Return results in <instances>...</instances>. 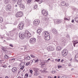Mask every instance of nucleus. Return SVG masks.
<instances>
[{"label":"nucleus","instance_id":"1","mask_svg":"<svg viewBox=\"0 0 78 78\" xmlns=\"http://www.w3.org/2000/svg\"><path fill=\"white\" fill-rule=\"evenodd\" d=\"M22 16H23V13L20 12H17L16 14V17H22Z\"/></svg>","mask_w":78,"mask_h":78},{"label":"nucleus","instance_id":"2","mask_svg":"<svg viewBox=\"0 0 78 78\" xmlns=\"http://www.w3.org/2000/svg\"><path fill=\"white\" fill-rule=\"evenodd\" d=\"M24 24L23 23H20L19 24L18 26V28H19L20 30H22L23 29V27Z\"/></svg>","mask_w":78,"mask_h":78},{"label":"nucleus","instance_id":"3","mask_svg":"<svg viewBox=\"0 0 78 78\" xmlns=\"http://www.w3.org/2000/svg\"><path fill=\"white\" fill-rule=\"evenodd\" d=\"M19 37L21 39H23L25 38V36L24 35V34H19Z\"/></svg>","mask_w":78,"mask_h":78},{"label":"nucleus","instance_id":"4","mask_svg":"<svg viewBox=\"0 0 78 78\" xmlns=\"http://www.w3.org/2000/svg\"><path fill=\"white\" fill-rule=\"evenodd\" d=\"M36 38H33L30 39V43L33 44V43H35V42H36Z\"/></svg>","mask_w":78,"mask_h":78},{"label":"nucleus","instance_id":"5","mask_svg":"<svg viewBox=\"0 0 78 78\" xmlns=\"http://www.w3.org/2000/svg\"><path fill=\"white\" fill-rule=\"evenodd\" d=\"M47 49L49 51H53L54 50V48L52 46H48Z\"/></svg>","mask_w":78,"mask_h":78},{"label":"nucleus","instance_id":"6","mask_svg":"<svg viewBox=\"0 0 78 78\" xmlns=\"http://www.w3.org/2000/svg\"><path fill=\"white\" fill-rule=\"evenodd\" d=\"M34 23L35 25H38L39 24V23H40V21H39V20H37V21L35 20Z\"/></svg>","mask_w":78,"mask_h":78},{"label":"nucleus","instance_id":"7","mask_svg":"<svg viewBox=\"0 0 78 78\" xmlns=\"http://www.w3.org/2000/svg\"><path fill=\"white\" fill-rule=\"evenodd\" d=\"M62 54L63 56H66L67 55L65 50H63V51H62Z\"/></svg>","mask_w":78,"mask_h":78},{"label":"nucleus","instance_id":"8","mask_svg":"<svg viewBox=\"0 0 78 78\" xmlns=\"http://www.w3.org/2000/svg\"><path fill=\"white\" fill-rule=\"evenodd\" d=\"M45 39L46 41H49L50 39V35H47L45 37Z\"/></svg>","mask_w":78,"mask_h":78},{"label":"nucleus","instance_id":"9","mask_svg":"<svg viewBox=\"0 0 78 78\" xmlns=\"http://www.w3.org/2000/svg\"><path fill=\"white\" fill-rule=\"evenodd\" d=\"M52 33H53L55 34H58V31L55 29H52Z\"/></svg>","mask_w":78,"mask_h":78},{"label":"nucleus","instance_id":"10","mask_svg":"<svg viewBox=\"0 0 78 78\" xmlns=\"http://www.w3.org/2000/svg\"><path fill=\"white\" fill-rule=\"evenodd\" d=\"M55 21H56V23H57V24H59L60 23H61V22H62V20H55Z\"/></svg>","mask_w":78,"mask_h":78},{"label":"nucleus","instance_id":"11","mask_svg":"<svg viewBox=\"0 0 78 78\" xmlns=\"http://www.w3.org/2000/svg\"><path fill=\"white\" fill-rule=\"evenodd\" d=\"M44 36L45 37L46 36H50V34L48 33V31H45L44 32Z\"/></svg>","mask_w":78,"mask_h":78},{"label":"nucleus","instance_id":"12","mask_svg":"<svg viewBox=\"0 0 78 78\" xmlns=\"http://www.w3.org/2000/svg\"><path fill=\"white\" fill-rule=\"evenodd\" d=\"M12 72H17V68H16V67L13 68L12 69Z\"/></svg>","mask_w":78,"mask_h":78},{"label":"nucleus","instance_id":"13","mask_svg":"<svg viewBox=\"0 0 78 78\" xmlns=\"http://www.w3.org/2000/svg\"><path fill=\"white\" fill-rule=\"evenodd\" d=\"M6 8L8 9H9L11 8V6L10 4H8L6 6Z\"/></svg>","mask_w":78,"mask_h":78},{"label":"nucleus","instance_id":"14","mask_svg":"<svg viewBox=\"0 0 78 78\" xmlns=\"http://www.w3.org/2000/svg\"><path fill=\"white\" fill-rule=\"evenodd\" d=\"M17 3L18 5H21L22 3V0H18V2H17Z\"/></svg>","mask_w":78,"mask_h":78},{"label":"nucleus","instance_id":"15","mask_svg":"<svg viewBox=\"0 0 78 78\" xmlns=\"http://www.w3.org/2000/svg\"><path fill=\"white\" fill-rule=\"evenodd\" d=\"M10 0H4V3H5V4L8 3Z\"/></svg>","mask_w":78,"mask_h":78},{"label":"nucleus","instance_id":"16","mask_svg":"<svg viewBox=\"0 0 78 78\" xmlns=\"http://www.w3.org/2000/svg\"><path fill=\"white\" fill-rule=\"evenodd\" d=\"M41 31H42V30H41V29H39L37 30V33L38 34H40V33H41Z\"/></svg>","mask_w":78,"mask_h":78},{"label":"nucleus","instance_id":"17","mask_svg":"<svg viewBox=\"0 0 78 78\" xmlns=\"http://www.w3.org/2000/svg\"><path fill=\"white\" fill-rule=\"evenodd\" d=\"M40 64L41 65V67H44V65H45V64L44 63V62H41Z\"/></svg>","mask_w":78,"mask_h":78},{"label":"nucleus","instance_id":"18","mask_svg":"<svg viewBox=\"0 0 78 78\" xmlns=\"http://www.w3.org/2000/svg\"><path fill=\"white\" fill-rule=\"evenodd\" d=\"M61 5H62V6H65V5H66V4L65 2H63L61 3Z\"/></svg>","mask_w":78,"mask_h":78},{"label":"nucleus","instance_id":"19","mask_svg":"<svg viewBox=\"0 0 78 78\" xmlns=\"http://www.w3.org/2000/svg\"><path fill=\"white\" fill-rule=\"evenodd\" d=\"M20 7L21 8H25V6H24V5L23 4H21L20 5Z\"/></svg>","mask_w":78,"mask_h":78},{"label":"nucleus","instance_id":"20","mask_svg":"<svg viewBox=\"0 0 78 78\" xmlns=\"http://www.w3.org/2000/svg\"><path fill=\"white\" fill-rule=\"evenodd\" d=\"M43 15L44 16H47V14H48V13L47 12V11H46V12H44L43 14Z\"/></svg>","mask_w":78,"mask_h":78},{"label":"nucleus","instance_id":"21","mask_svg":"<svg viewBox=\"0 0 78 78\" xmlns=\"http://www.w3.org/2000/svg\"><path fill=\"white\" fill-rule=\"evenodd\" d=\"M61 49V48L59 46H58L57 47V50H60Z\"/></svg>","mask_w":78,"mask_h":78},{"label":"nucleus","instance_id":"22","mask_svg":"<svg viewBox=\"0 0 78 78\" xmlns=\"http://www.w3.org/2000/svg\"><path fill=\"white\" fill-rule=\"evenodd\" d=\"M21 63L20 64V65H21V66H23L25 65V63L24 62H22V61H21Z\"/></svg>","mask_w":78,"mask_h":78},{"label":"nucleus","instance_id":"23","mask_svg":"<svg viewBox=\"0 0 78 78\" xmlns=\"http://www.w3.org/2000/svg\"><path fill=\"white\" fill-rule=\"evenodd\" d=\"M1 48L2 49V50L4 51H6V49L5 48L3 47H2Z\"/></svg>","mask_w":78,"mask_h":78},{"label":"nucleus","instance_id":"24","mask_svg":"<svg viewBox=\"0 0 78 78\" xmlns=\"http://www.w3.org/2000/svg\"><path fill=\"white\" fill-rule=\"evenodd\" d=\"M75 60L76 61H78V55L77 57L76 56L75 57Z\"/></svg>","mask_w":78,"mask_h":78},{"label":"nucleus","instance_id":"25","mask_svg":"<svg viewBox=\"0 0 78 78\" xmlns=\"http://www.w3.org/2000/svg\"><path fill=\"white\" fill-rule=\"evenodd\" d=\"M66 37L67 39H70V35H69V34H67L66 36Z\"/></svg>","mask_w":78,"mask_h":78},{"label":"nucleus","instance_id":"26","mask_svg":"<svg viewBox=\"0 0 78 78\" xmlns=\"http://www.w3.org/2000/svg\"><path fill=\"white\" fill-rule=\"evenodd\" d=\"M30 37H31V34L29 33L28 34L27 37H28V38H30Z\"/></svg>","mask_w":78,"mask_h":78},{"label":"nucleus","instance_id":"27","mask_svg":"<svg viewBox=\"0 0 78 78\" xmlns=\"http://www.w3.org/2000/svg\"><path fill=\"white\" fill-rule=\"evenodd\" d=\"M62 44L63 45H66V42L65 41H62Z\"/></svg>","mask_w":78,"mask_h":78},{"label":"nucleus","instance_id":"28","mask_svg":"<svg viewBox=\"0 0 78 78\" xmlns=\"http://www.w3.org/2000/svg\"><path fill=\"white\" fill-rule=\"evenodd\" d=\"M28 34H28V33L24 34V35H25V37H27L28 36Z\"/></svg>","mask_w":78,"mask_h":78},{"label":"nucleus","instance_id":"29","mask_svg":"<svg viewBox=\"0 0 78 78\" xmlns=\"http://www.w3.org/2000/svg\"><path fill=\"white\" fill-rule=\"evenodd\" d=\"M76 44H78V42H74L73 43V45H74V47H75V45H76Z\"/></svg>","mask_w":78,"mask_h":78},{"label":"nucleus","instance_id":"30","mask_svg":"<svg viewBox=\"0 0 78 78\" xmlns=\"http://www.w3.org/2000/svg\"><path fill=\"white\" fill-rule=\"evenodd\" d=\"M75 20L76 22H77L78 23V18H75Z\"/></svg>","mask_w":78,"mask_h":78},{"label":"nucleus","instance_id":"31","mask_svg":"<svg viewBox=\"0 0 78 78\" xmlns=\"http://www.w3.org/2000/svg\"><path fill=\"white\" fill-rule=\"evenodd\" d=\"M26 58L27 59V60H30V57L27 56Z\"/></svg>","mask_w":78,"mask_h":78},{"label":"nucleus","instance_id":"32","mask_svg":"<svg viewBox=\"0 0 78 78\" xmlns=\"http://www.w3.org/2000/svg\"><path fill=\"white\" fill-rule=\"evenodd\" d=\"M5 59H7V58H8V55H5Z\"/></svg>","mask_w":78,"mask_h":78},{"label":"nucleus","instance_id":"33","mask_svg":"<svg viewBox=\"0 0 78 78\" xmlns=\"http://www.w3.org/2000/svg\"><path fill=\"white\" fill-rule=\"evenodd\" d=\"M46 11H45V10H44V9L42 11V14H43L45 12H46Z\"/></svg>","mask_w":78,"mask_h":78},{"label":"nucleus","instance_id":"34","mask_svg":"<svg viewBox=\"0 0 78 78\" xmlns=\"http://www.w3.org/2000/svg\"><path fill=\"white\" fill-rule=\"evenodd\" d=\"M3 22V18H0V22Z\"/></svg>","mask_w":78,"mask_h":78},{"label":"nucleus","instance_id":"35","mask_svg":"<svg viewBox=\"0 0 78 78\" xmlns=\"http://www.w3.org/2000/svg\"><path fill=\"white\" fill-rule=\"evenodd\" d=\"M34 70H39V69L37 68H34Z\"/></svg>","mask_w":78,"mask_h":78},{"label":"nucleus","instance_id":"36","mask_svg":"<svg viewBox=\"0 0 78 78\" xmlns=\"http://www.w3.org/2000/svg\"><path fill=\"white\" fill-rule=\"evenodd\" d=\"M35 73L37 74V75H39V73L38 71H36L35 72Z\"/></svg>","mask_w":78,"mask_h":78},{"label":"nucleus","instance_id":"37","mask_svg":"<svg viewBox=\"0 0 78 78\" xmlns=\"http://www.w3.org/2000/svg\"><path fill=\"white\" fill-rule=\"evenodd\" d=\"M27 2L28 3H30L31 2V0H27Z\"/></svg>","mask_w":78,"mask_h":78},{"label":"nucleus","instance_id":"38","mask_svg":"<svg viewBox=\"0 0 78 78\" xmlns=\"http://www.w3.org/2000/svg\"><path fill=\"white\" fill-rule=\"evenodd\" d=\"M61 60V59H56L55 61H57V62H59V61Z\"/></svg>","mask_w":78,"mask_h":78},{"label":"nucleus","instance_id":"39","mask_svg":"<svg viewBox=\"0 0 78 78\" xmlns=\"http://www.w3.org/2000/svg\"><path fill=\"white\" fill-rule=\"evenodd\" d=\"M30 56L32 58H35V56H34L33 55H31Z\"/></svg>","mask_w":78,"mask_h":78},{"label":"nucleus","instance_id":"40","mask_svg":"<svg viewBox=\"0 0 78 78\" xmlns=\"http://www.w3.org/2000/svg\"><path fill=\"white\" fill-rule=\"evenodd\" d=\"M30 62H27L26 63V66H28V65H29V64H30Z\"/></svg>","mask_w":78,"mask_h":78},{"label":"nucleus","instance_id":"41","mask_svg":"<svg viewBox=\"0 0 78 78\" xmlns=\"http://www.w3.org/2000/svg\"><path fill=\"white\" fill-rule=\"evenodd\" d=\"M39 62V59H37L35 61V62Z\"/></svg>","mask_w":78,"mask_h":78},{"label":"nucleus","instance_id":"42","mask_svg":"<svg viewBox=\"0 0 78 78\" xmlns=\"http://www.w3.org/2000/svg\"><path fill=\"white\" fill-rule=\"evenodd\" d=\"M9 46H10V47H13V45H12V44H9Z\"/></svg>","mask_w":78,"mask_h":78},{"label":"nucleus","instance_id":"43","mask_svg":"<svg viewBox=\"0 0 78 78\" xmlns=\"http://www.w3.org/2000/svg\"><path fill=\"white\" fill-rule=\"evenodd\" d=\"M34 9H36V8H37V5H35L34 6Z\"/></svg>","mask_w":78,"mask_h":78},{"label":"nucleus","instance_id":"44","mask_svg":"<svg viewBox=\"0 0 78 78\" xmlns=\"http://www.w3.org/2000/svg\"><path fill=\"white\" fill-rule=\"evenodd\" d=\"M64 20H69V19L66 18H64Z\"/></svg>","mask_w":78,"mask_h":78},{"label":"nucleus","instance_id":"45","mask_svg":"<svg viewBox=\"0 0 78 78\" xmlns=\"http://www.w3.org/2000/svg\"><path fill=\"white\" fill-rule=\"evenodd\" d=\"M52 73H53V74L55 73L56 72V71H55V70L52 71Z\"/></svg>","mask_w":78,"mask_h":78},{"label":"nucleus","instance_id":"46","mask_svg":"<svg viewBox=\"0 0 78 78\" xmlns=\"http://www.w3.org/2000/svg\"><path fill=\"white\" fill-rule=\"evenodd\" d=\"M25 76H26L27 77V76H28V74H26L25 75Z\"/></svg>","mask_w":78,"mask_h":78},{"label":"nucleus","instance_id":"47","mask_svg":"<svg viewBox=\"0 0 78 78\" xmlns=\"http://www.w3.org/2000/svg\"><path fill=\"white\" fill-rule=\"evenodd\" d=\"M62 78H66V76H63L62 77Z\"/></svg>","mask_w":78,"mask_h":78},{"label":"nucleus","instance_id":"48","mask_svg":"<svg viewBox=\"0 0 78 78\" xmlns=\"http://www.w3.org/2000/svg\"><path fill=\"white\" fill-rule=\"evenodd\" d=\"M13 2H14V3H16L17 0H12Z\"/></svg>","mask_w":78,"mask_h":78},{"label":"nucleus","instance_id":"49","mask_svg":"<svg viewBox=\"0 0 78 78\" xmlns=\"http://www.w3.org/2000/svg\"><path fill=\"white\" fill-rule=\"evenodd\" d=\"M10 61H12V60H14V61L15 60V58H12V59H10Z\"/></svg>","mask_w":78,"mask_h":78},{"label":"nucleus","instance_id":"50","mask_svg":"<svg viewBox=\"0 0 78 78\" xmlns=\"http://www.w3.org/2000/svg\"><path fill=\"white\" fill-rule=\"evenodd\" d=\"M30 73H31V74L33 73V70H30Z\"/></svg>","mask_w":78,"mask_h":78},{"label":"nucleus","instance_id":"51","mask_svg":"<svg viewBox=\"0 0 78 78\" xmlns=\"http://www.w3.org/2000/svg\"><path fill=\"white\" fill-rule=\"evenodd\" d=\"M58 68H61V67H62V66H58Z\"/></svg>","mask_w":78,"mask_h":78},{"label":"nucleus","instance_id":"52","mask_svg":"<svg viewBox=\"0 0 78 78\" xmlns=\"http://www.w3.org/2000/svg\"><path fill=\"white\" fill-rule=\"evenodd\" d=\"M24 68V66H23L22 67L20 68V69H21V70H22V69H23Z\"/></svg>","mask_w":78,"mask_h":78},{"label":"nucleus","instance_id":"53","mask_svg":"<svg viewBox=\"0 0 78 78\" xmlns=\"http://www.w3.org/2000/svg\"><path fill=\"white\" fill-rule=\"evenodd\" d=\"M74 20H72V23H73V22H74Z\"/></svg>","mask_w":78,"mask_h":78},{"label":"nucleus","instance_id":"54","mask_svg":"<svg viewBox=\"0 0 78 78\" xmlns=\"http://www.w3.org/2000/svg\"><path fill=\"white\" fill-rule=\"evenodd\" d=\"M63 61H64V60L62 59V60H61V62H63Z\"/></svg>","mask_w":78,"mask_h":78},{"label":"nucleus","instance_id":"55","mask_svg":"<svg viewBox=\"0 0 78 78\" xmlns=\"http://www.w3.org/2000/svg\"><path fill=\"white\" fill-rule=\"evenodd\" d=\"M20 72V70H19L18 71V74H19Z\"/></svg>","mask_w":78,"mask_h":78},{"label":"nucleus","instance_id":"56","mask_svg":"<svg viewBox=\"0 0 78 78\" xmlns=\"http://www.w3.org/2000/svg\"><path fill=\"white\" fill-rule=\"evenodd\" d=\"M66 6H69V4H66Z\"/></svg>","mask_w":78,"mask_h":78},{"label":"nucleus","instance_id":"57","mask_svg":"<svg viewBox=\"0 0 78 78\" xmlns=\"http://www.w3.org/2000/svg\"><path fill=\"white\" fill-rule=\"evenodd\" d=\"M58 78H61V76H58Z\"/></svg>","mask_w":78,"mask_h":78},{"label":"nucleus","instance_id":"58","mask_svg":"<svg viewBox=\"0 0 78 78\" xmlns=\"http://www.w3.org/2000/svg\"><path fill=\"white\" fill-rule=\"evenodd\" d=\"M29 76L30 78H31V75H30Z\"/></svg>","mask_w":78,"mask_h":78},{"label":"nucleus","instance_id":"59","mask_svg":"<svg viewBox=\"0 0 78 78\" xmlns=\"http://www.w3.org/2000/svg\"><path fill=\"white\" fill-rule=\"evenodd\" d=\"M5 78H9L8 77V76H6L5 77Z\"/></svg>","mask_w":78,"mask_h":78},{"label":"nucleus","instance_id":"60","mask_svg":"<svg viewBox=\"0 0 78 78\" xmlns=\"http://www.w3.org/2000/svg\"><path fill=\"white\" fill-rule=\"evenodd\" d=\"M39 78H42V77H41V76H39Z\"/></svg>","mask_w":78,"mask_h":78},{"label":"nucleus","instance_id":"61","mask_svg":"<svg viewBox=\"0 0 78 78\" xmlns=\"http://www.w3.org/2000/svg\"><path fill=\"white\" fill-rule=\"evenodd\" d=\"M41 3H42V2L41 1H40L39 2V3H40V4H41Z\"/></svg>","mask_w":78,"mask_h":78},{"label":"nucleus","instance_id":"62","mask_svg":"<svg viewBox=\"0 0 78 78\" xmlns=\"http://www.w3.org/2000/svg\"><path fill=\"white\" fill-rule=\"evenodd\" d=\"M22 78V77L20 76H19L18 78Z\"/></svg>","mask_w":78,"mask_h":78},{"label":"nucleus","instance_id":"63","mask_svg":"<svg viewBox=\"0 0 78 78\" xmlns=\"http://www.w3.org/2000/svg\"><path fill=\"white\" fill-rule=\"evenodd\" d=\"M69 67H70V66H72V65H71V64H69Z\"/></svg>","mask_w":78,"mask_h":78},{"label":"nucleus","instance_id":"64","mask_svg":"<svg viewBox=\"0 0 78 78\" xmlns=\"http://www.w3.org/2000/svg\"><path fill=\"white\" fill-rule=\"evenodd\" d=\"M48 78H52V77H51V76H50L49 77H48Z\"/></svg>","mask_w":78,"mask_h":78}]
</instances>
